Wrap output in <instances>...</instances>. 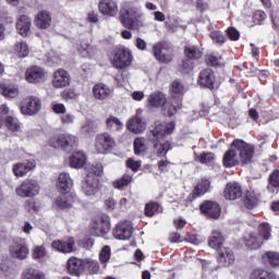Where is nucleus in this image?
Here are the masks:
<instances>
[{"mask_svg": "<svg viewBox=\"0 0 279 279\" xmlns=\"http://www.w3.org/2000/svg\"><path fill=\"white\" fill-rule=\"evenodd\" d=\"M173 132H175V121H156L148 131L146 138L150 149H153L157 158L167 157V154L173 149L171 141L165 140L166 136H171Z\"/></svg>", "mask_w": 279, "mask_h": 279, "instance_id": "1", "label": "nucleus"}, {"mask_svg": "<svg viewBox=\"0 0 279 279\" xmlns=\"http://www.w3.org/2000/svg\"><path fill=\"white\" fill-rule=\"evenodd\" d=\"M119 21L122 27L132 32H138L143 27V14L138 12L136 7L128 2L120 8Z\"/></svg>", "mask_w": 279, "mask_h": 279, "instance_id": "2", "label": "nucleus"}, {"mask_svg": "<svg viewBox=\"0 0 279 279\" xmlns=\"http://www.w3.org/2000/svg\"><path fill=\"white\" fill-rule=\"evenodd\" d=\"M104 173V166L96 165L92 166L87 170L85 182L82 185V192L87 197H94L99 191H101V184L99 183V178Z\"/></svg>", "mask_w": 279, "mask_h": 279, "instance_id": "3", "label": "nucleus"}, {"mask_svg": "<svg viewBox=\"0 0 279 279\" xmlns=\"http://www.w3.org/2000/svg\"><path fill=\"white\" fill-rule=\"evenodd\" d=\"M48 146L71 154L77 147V136L70 133L54 134L48 140Z\"/></svg>", "mask_w": 279, "mask_h": 279, "instance_id": "4", "label": "nucleus"}, {"mask_svg": "<svg viewBox=\"0 0 279 279\" xmlns=\"http://www.w3.org/2000/svg\"><path fill=\"white\" fill-rule=\"evenodd\" d=\"M110 60L114 69L123 70L132 66L134 57L132 56V50L124 46H119L113 49Z\"/></svg>", "mask_w": 279, "mask_h": 279, "instance_id": "5", "label": "nucleus"}, {"mask_svg": "<svg viewBox=\"0 0 279 279\" xmlns=\"http://www.w3.org/2000/svg\"><path fill=\"white\" fill-rule=\"evenodd\" d=\"M114 147H117V141L110 133L102 132L96 135L94 143L96 154H110Z\"/></svg>", "mask_w": 279, "mask_h": 279, "instance_id": "6", "label": "nucleus"}, {"mask_svg": "<svg viewBox=\"0 0 279 279\" xmlns=\"http://www.w3.org/2000/svg\"><path fill=\"white\" fill-rule=\"evenodd\" d=\"M231 147L239 154L241 165H250L254 160L255 148L243 140H233Z\"/></svg>", "mask_w": 279, "mask_h": 279, "instance_id": "7", "label": "nucleus"}, {"mask_svg": "<svg viewBox=\"0 0 279 279\" xmlns=\"http://www.w3.org/2000/svg\"><path fill=\"white\" fill-rule=\"evenodd\" d=\"M40 110H43V100L37 96H27L21 105L22 114H26L27 117L38 114Z\"/></svg>", "mask_w": 279, "mask_h": 279, "instance_id": "8", "label": "nucleus"}, {"mask_svg": "<svg viewBox=\"0 0 279 279\" xmlns=\"http://www.w3.org/2000/svg\"><path fill=\"white\" fill-rule=\"evenodd\" d=\"M92 228L95 231L96 236H106L110 232L112 225L110 222V216L107 214H100L96 216L92 222Z\"/></svg>", "mask_w": 279, "mask_h": 279, "instance_id": "9", "label": "nucleus"}, {"mask_svg": "<svg viewBox=\"0 0 279 279\" xmlns=\"http://www.w3.org/2000/svg\"><path fill=\"white\" fill-rule=\"evenodd\" d=\"M133 233L134 227H132V222L128 220L118 222L112 229V236H114L118 241H130Z\"/></svg>", "mask_w": 279, "mask_h": 279, "instance_id": "10", "label": "nucleus"}, {"mask_svg": "<svg viewBox=\"0 0 279 279\" xmlns=\"http://www.w3.org/2000/svg\"><path fill=\"white\" fill-rule=\"evenodd\" d=\"M199 213L206 219H219L221 217V205L217 201H203L199 205Z\"/></svg>", "mask_w": 279, "mask_h": 279, "instance_id": "11", "label": "nucleus"}, {"mask_svg": "<svg viewBox=\"0 0 279 279\" xmlns=\"http://www.w3.org/2000/svg\"><path fill=\"white\" fill-rule=\"evenodd\" d=\"M9 252L12 258L25 260L29 256V246L24 239H17L9 246Z\"/></svg>", "mask_w": 279, "mask_h": 279, "instance_id": "12", "label": "nucleus"}, {"mask_svg": "<svg viewBox=\"0 0 279 279\" xmlns=\"http://www.w3.org/2000/svg\"><path fill=\"white\" fill-rule=\"evenodd\" d=\"M40 191V185L36 180H25L19 187L15 189L19 197H35Z\"/></svg>", "mask_w": 279, "mask_h": 279, "instance_id": "13", "label": "nucleus"}, {"mask_svg": "<svg viewBox=\"0 0 279 279\" xmlns=\"http://www.w3.org/2000/svg\"><path fill=\"white\" fill-rule=\"evenodd\" d=\"M25 80L28 84H43L47 80V72L41 66L32 65L25 72Z\"/></svg>", "mask_w": 279, "mask_h": 279, "instance_id": "14", "label": "nucleus"}, {"mask_svg": "<svg viewBox=\"0 0 279 279\" xmlns=\"http://www.w3.org/2000/svg\"><path fill=\"white\" fill-rule=\"evenodd\" d=\"M197 84L202 88H208L209 90H215V84H217V76L215 71L211 69H205L199 72Z\"/></svg>", "mask_w": 279, "mask_h": 279, "instance_id": "15", "label": "nucleus"}, {"mask_svg": "<svg viewBox=\"0 0 279 279\" xmlns=\"http://www.w3.org/2000/svg\"><path fill=\"white\" fill-rule=\"evenodd\" d=\"M36 169V160L35 159H26L20 162H16L12 166V171L15 178H25L29 173V171H34Z\"/></svg>", "mask_w": 279, "mask_h": 279, "instance_id": "16", "label": "nucleus"}, {"mask_svg": "<svg viewBox=\"0 0 279 279\" xmlns=\"http://www.w3.org/2000/svg\"><path fill=\"white\" fill-rule=\"evenodd\" d=\"M94 99L97 101H107L114 95V88L106 85L105 83H96L92 88Z\"/></svg>", "mask_w": 279, "mask_h": 279, "instance_id": "17", "label": "nucleus"}, {"mask_svg": "<svg viewBox=\"0 0 279 279\" xmlns=\"http://www.w3.org/2000/svg\"><path fill=\"white\" fill-rule=\"evenodd\" d=\"M52 88H66L71 86V74L64 69H58L52 74Z\"/></svg>", "mask_w": 279, "mask_h": 279, "instance_id": "18", "label": "nucleus"}, {"mask_svg": "<svg viewBox=\"0 0 279 279\" xmlns=\"http://www.w3.org/2000/svg\"><path fill=\"white\" fill-rule=\"evenodd\" d=\"M208 191H210V179L203 178L196 183V185L192 190V193L187 197V202H195V199H198V197H203V195H206Z\"/></svg>", "mask_w": 279, "mask_h": 279, "instance_id": "19", "label": "nucleus"}, {"mask_svg": "<svg viewBox=\"0 0 279 279\" xmlns=\"http://www.w3.org/2000/svg\"><path fill=\"white\" fill-rule=\"evenodd\" d=\"M50 247H52L54 252H60V254H71V252L75 251V238L54 240L51 242Z\"/></svg>", "mask_w": 279, "mask_h": 279, "instance_id": "20", "label": "nucleus"}, {"mask_svg": "<svg viewBox=\"0 0 279 279\" xmlns=\"http://www.w3.org/2000/svg\"><path fill=\"white\" fill-rule=\"evenodd\" d=\"M98 11L102 16L112 19L119 14V4L114 0H100L98 3Z\"/></svg>", "mask_w": 279, "mask_h": 279, "instance_id": "21", "label": "nucleus"}, {"mask_svg": "<svg viewBox=\"0 0 279 279\" xmlns=\"http://www.w3.org/2000/svg\"><path fill=\"white\" fill-rule=\"evenodd\" d=\"M167 49V41H159L153 46V56L161 64H169L173 61L172 54L162 53V50Z\"/></svg>", "mask_w": 279, "mask_h": 279, "instance_id": "22", "label": "nucleus"}, {"mask_svg": "<svg viewBox=\"0 0 279 279\" xmlns=\"http://www.w3.org/2000/svg\"><path fill=\"white\" fill-rule=\"evenodd\" d=\"M217 252V263L219 265H222V267H230V265H234V252L232 248L228 246H222L220 250L216 251Z\"/></svg>", "mask_w": 279, "mask_h": 279, "instance_id": "23", "label": "nucleus"}, {"mask_svg": "<svg viewBox=\"0 0 279 279\" xmlns=\"http://www.w3.org/2000/svg\"><path fill=\"white\" fill-rule=\"evenodd\" d=\"M223 197L231 202L240 199V197H243V189L236 182H229L223 190Z\"/></svg>", "mask_w": 279, "mask_h": 279, "instance_id": "24", "label": "nucleus"}, {"mask_svg": "<svg viewBox=\"0 0 279 279\" xmlns=\"http://www.w3.org/2000/svg\"><path fill=\"white\" fill-rule=\"evenodd\" d=\"M75 202H77V196L75 194L65 193L56 198L54 206L60 210H68L69 208H73Z\"/></svg>", "mask_w": 279, "mask_h": 279, "instance_id": "25", "label": "nucleus"}, {"mask_svg": "<svg viewBox=\"0 0 279 279\" xmlns=\"http://www.w3.org/2000/svg\"><path fill=\"white\" fill-rule=\"evenodd\" d=\"M66 265L70 276H81L86 268V264L77 257H70Z\"/></svg>", "mask_w": 279, "mask_h": 279, "instance_id": "26", "label": "nucleus"}, {"mask_svg": "<svg viewBox=\"0 0 279 279\" xmlns=\"http://www.w3.org/2000/svg\"><path fill=\"white\" fill-rule=\"evenodd\" d=\"M225 243H226V238L223 236V233H221V231L219 230H214L208 238L209 247H211L216 252L218 250H221Z\"/></svg>", "mask_w": 279, "mask_h": 279, "instance_id": "27", "label": "nucleus"}, {"mask_svg": "<svg viewBox=\"0 0 279 279\" xmlns=\"http://www.w3.org/2000/svg\"><path fill=\"white\" fill-rule=\"evenodd\" d=\"M222 165L226 169H232V167L239 166V159L236 158V148L230 146L223 157H222Z\"/></svg>", "mask_w": 279, "mask_h": 279, "instance_id": "28", "label": "nucleus"}, {"mask_svg": "<svg viewBox=\"0 0 279 279\" xmlns=\"http://www.w3.org/2000/svg\"><path fill=\"white\" fill-rule=\"evenodd\" d=\"M73 186V180H71V177L66 172H62L59 174L57 189L59 193L66 194L69 191H71V187Z\"/></svg>", "mask_w": 279, "mask_h": 279, "instance_id": "29", "label": "nucleus"}, {"mask_svg": "<svg viewBox=\"0 0 279 279\" xmlns=\"http://www.w3.org/2000/svg\"><path fill=\"white\" fill-rule=\"evenodd\" d=\"M147 102L150 108H162L167 104V95L162 92H155L148 96Z\"/></svg>", "mask_w": 279, "mask_h": 279, "instance_id": "30", "label": "nucleus"}, {"mask_svg": "<svg viewBox=\"0 0 279 279\" xmlns=\"http://www.w3.org/2000/svg\"><path fill=\"white\" fill-rule=\"evenodd\" d=\"M17 34L26 38L32 29V20L27 15H21L16 23Z\"/></svg>", "mask_w": 279, "mask_h": 279, "instance_id": "31", "label": "nucleus"}, {"mask_svg": "<svg viewBox=\"0 0 279 279\" xmlns=\"http://www.w3.org/2000/svg\"><path fill=\"white\" fill-rule=\"evenodd\" d=\"M35 24L39 29H49L51 27V13L40 11L35 17Z\"/></svg>", "mask_w": 279, "mask_h": 279, "instance_id": "32", "label": "nucleus"}, {"mask_svg": "<svg viewBox=\"0 0 279 279\" xmlns=\"http://www.w3.org/2000/svg\"><path fill=\"white\" fill-rule=\"evenodd\" d=\"M243 243L248 250H258L263 245V240H260L258 233H250L243 238Z\"/></svg>", "mask_w": 279, "mask_h": 279, "instance_id": "33", "label": "nucleus"}, {"mask_svg": "<svg viewBox=\"0 0 279 279\" xmlns=\"http://www.w3.org/2000/svg\"><path fill=\"white\" fill-rule=\"evenodd\" d=\"M11 53L15 58H27L29 56V46L25 41H17L12 46Z\"/></svg>", "mask_w": 279, "mask_h": 279, "instance_id": "34", "label": "nucleus"}, {"mask_svg": "<svg viewBox=\"0 0 279 279\" xmlns=\"http://www.w3.org/2000/svg\"><path fill=\"white\" fill-rule=\"evenodd\" d=\"M162 213V205L156 201H149L145 204L144 215L145 217H156V215H160Z\"/></svg>", "mask_w": 279, "mask_h": 279, "instance_id": "35", "label": "nucleus"}, {"mask_svg": "<svg viewBox=\"0 0 279 279\" xmlns=\"http://www.w3.org/2000/svg\"><path fill=\"white\" fill-rule=\"evenodd\" d=\"M126 128L128 131L132 132L133 134H142V132H145V123L143 122V119L138 117L130 119Z\"/></svg>", "mask_w": 279, "mask_h": 279, "instance_id": "36", "label": "nucleus"}, {"mask_svg": "<svg viewBox=\"0 0 279 279\" xmlns=\"http://www.w3.org/2000/svg\"><path fill=\"white\" fill-rule=\"evenodd\" d=\"M242 204L246 210H254L258 206V195L254 192H246L242 197Z\"/></svg>", "mask_w": 279, "mask_h": 279, "instance_id": "37", "label": "nucleus"}, {"mask_svg": "<svg viewBox=\"0 0 279 279\" xmlns=\"http://www.w3.org/2000/svg\"><path fill=\"white\" fill-rule=\"evenodd\" d=\"M248 279H278L276 272L264 268H255L251 271Z\"/></svg>", "mask_w": 279, "mask_h": 279, "instance_id": "38", "label": "nucleus"}, {"mask_svg": "<svg viewBox=\"0 0 279 279\" xmlns=\"http://www.w3.org/2000/svg\"><path fill=\"white\" fill-rule=\"evenodd\" d=\"M0 95H3L7 99H14L19 97V87L16 85L0 83Z\"/></svg>", "mask_w": 279, "mask_h": 279, "instance_id": "39", "label": "nucleus"}, {"mask_svg": "<svg viewBox=\"0 0 279 279\" xmlns=\"http://www.w3.org/2000/svg\"><path fill=\"white\" fill-rule=\"evenodd\" d=\"M182 108L181 104H178L177 106L173 105V101L171 100H167L163 104V106H161V114L163 117H175V114H178V110H180Z\"/></svg>", "mask_w": 279, "mask_h": 279, "instance_id": "40", "label": "nucleus"}, {"mask_svg": "<svg viewBox=\"0 0 279 279\" xmlns=\"http://www.w3.org/2000/svg\"><path fill=\"white\" fill-rule=\"evenodd\" d=\"M183 53L187 60H201V58L204 56V52L199 50V47L197 46H184Z\"/></svg>", "mask_w": 279, "mask_h": 279, "instance_id": "41", "label": "nucleus"}, {"mask_svg": "<svg viewBox=\"0 0 279 279\" xmlns=\"http://www.w3.org/2000/svg\"><path fill=\"white\" fill-rule=\"evenodd\" d=\"M105 124L107 130H109V132H121V130H123L122 121L112 114H110L106 119Z\"/></svg>", "mask_w": 279, "mask_h": 279, "instance_id": "42", "label": "nucleus"}, {"mask_svg": "<svg viewBox=\"0 0 279 279\" xmlns=\"http://www.w3.org/2000/svg\"><path fill=\"white\" fill-rule=\"evenodd\" d=\"M69 162L72 169H82V167L86 165V156L80 151L73 153L69 159Z\"/></svg>", "mask_w": 279, "mask_h": 279, "instance_id": "43", "label": "nucleus"}, {"mask_svg": "<svg viewBox=\"0 0 279 279\" xmlns=\"http://www.w3.org/2000/svg\"><path fill=\"white\" fill-rule=\"evenodd\" d=\"M170 96L172 99H180L184 95V85L180 80H174L170 85Z\"/></svg>", "mask_w": 279, "mask_h": 279, "instance_id": "44", "label": "nucleus"}, {"mask_svg": "<svg viewBox=\"0 0 279 279\" xmlns=\"http://www.w3.org/2000/svg\"><path fill=\"white\" fill-rule=\"evenodd\" d=\"M262 260L265 265H270V267H279V253L268 251L262 255Z\"/></svg>", "mask_w": 279, "mask_h": 279, "instance_id": "45", "label": "nucleus"}, {"mask_svg": "<svg viewBox=\"0 0 279 279\" xmlns=\"http://www.w3.org/2000/svg\"><path fill=\"white\" fill-rule=\"evenodd\" d=\"M267 191L268 193H275V189H279V169L272 170L267 180Z\"/></svg>", "mask_w": 279, "mask_h": 279, "instance_id": "46", "label": "nucleus"}, {"mask_svg": "<svg viewBox=\"0 0 279 279\" xmlns=\"http://www.w3.org/2000/svg\"><path fill=\"white\" fill-rule=\"evenodd\" d=\"M133 180L134 178L131 174L124 173L120 179L113 181V189L123 191V189H128L132 184Z\"/></svg>", "mask_w": 279, "mask_h": 279, "instance_id": "47", "label": "nucleus"}, {"mask_svg": "<svg viewBox=\"0 0 279 279\" xmlns=\"http://www.w3.org/2000/svg\"><path fill=\"white\" fill-rule=\"evenodd\" d=\"M193 69H195V63L191 59H183L178 65V71L181 75H191Z\"/></svg>", "mask_w": 279, "mask_h": 279, "instance_id": "48", "label": "nucleus"}, {"mask_svg": "<svg viewBox=\"0 0 279 279\" xmlns=\"http://www.w3.org/2000/svg\"><path fill=\"white\" fill-rule=\"evenodd\" d=\"M21 279H47L45 272L36 268H26L21 276Z\"/></svg>", "mask_w": 279, "mask_h": 279, "instance_id": "49", "label": "nucleus"}, {"mask_svg": "<svg viewBox=\"0 0 279 279\" xmlns=\"http://www.w3.org/2000/svg\"><path fill=\"white\" fill-rule=\"evenodd\" d=\"M209 38L213 40L214 45H217L218 47L226 45V41L228 40L221 31H211L209 33Z\"/></svg>", "mask_w": 279, "mask_h": 279, "instance_id": "50", "label": "nucleus"}, {"mask_svg": "<svg viewBox=\"0 0 279 279\" xmlns=\"http://www.w3.org/2000/svg\"><path fill=\"white\" fill-rule=\"evenodd\" d=\"M3 125H5L7 130H9V132H19V130H21V122H19V119H16L12 116H8L4 119Z\"/></svg>", "mask_w": 279, "mask_h": 279, "instance_id": "51", "label": "nucleus"}, {"mask_svg": "<svg viewBox=\"0 0 279 279\" xmlns=\"http://www.w3.org/2000/svg\"><path fill=\"white\" fill-rule=\"evenodd\" d=\"M46 256H47V248L45 247V245L35 246L32 251V258L34 260H38V263H43Z\"/></svg>", "mask_w": 279, "mask_h": 279, "instance_id": "52", "label": "nucleus"}, {"mask_svg": "<svg viewBox=\"0 0 279 279\" xmlns=\"http://www.w3.org/2000/svg\"><path fill=\"white\" fill-rule=\"evenodd\" d=\"M267 21V13L263 10H255L252 15V23L254 25H265Z\"/></svg>", "mask_w": 279, "mask_h": 279, "instance_id": "53", "label": "nucleus"}, {"mask_svg": "<svg viewBox=\"0 0 279 279\" xmlns=\"http://www.w3.org/2000/svg\"><path fill=\"white\" fill-rule=\"evenodd\" d=\"M196 160H198L201 165H213V162H215V153L203 151L196 156Z\"/></svg>", "mask_w": 279, "mask_h": 279, "instance_id": "54", "label": "nucleus"}, {"mask_svg": "<svg viewBox=\"0 0 279 279\" xmlns=\"http://www.w3.org/2000/svg\"><path fill=\"white\" fill-rule=\"evenodd\" d=\"M258 236H262L264 241H269L271 239V227L267 222H263L258 227Z\"/></svg>", "mask_w": 279, "mask_h": 279, "instance_id": "55", "label": "nucleus"}, {"mask_svg": "<svg viewBox=\"0 0 279 279\" xmlns=\"http://www.w3.org/2000/svg\"><path fill=\"white\" fill-rule=\"evenodd\" d=\"M133 147L135 156H141L146 150L145 142H143V138L141 137H136L134 140Z\"/></svg>", "mask_w": 279, "mask_h": 279, "instance_id": "56", "label": "nucleus"}, {"mask_svg": "<svg viewBox=\"0 0 279 279\" xmlns=\"http://www.w3.org/2000/svg\"><path fill=\"white\" fill-rule=\"evenodd\" d=\"M112 252L109 245H105L99 253L100 263H108L110 260Z\"/></svg>", "mask_w": 279, "mask_h": 279, "instance_id": "57", "label": "nucleus"}, {"mask_svg": "<svg viewBox=\"0 0 279 279\" xmlns=\"http://www.w3.org/2000/svg\"><path fill=\"white\" fill-rule=\"evenodd\" d=\"M95 130H97V124L93 120H87L82 126V132L84 134H95Z\"/></svg>", "mask_w": 279, "mask_h": 279, "instance_id": "58", "label": "nucleus"}, {"mask_svg": "<svg viewBox=\"0 0 279 279\" xmlns=\"http://www.w3.org/2000/svg\"><path fill=\"white\" fill-rule=\"evenodd\" d=\"M86 269L88 271V274H90L92 276L95 274H99V262L97 260H87L86 262Z\"/></svg>", "mask_w": 279, "mask_h": 279, "instance_id": "59", "label": "nucleus"}, {"mask_svg": "<svg viewBox=\"0 0 279 279\" xmlns=\"http://www.w3.org/2000/svg\"><path fill=\"white\" fill-rule=\"evenodd\" d=\"M206 64L208 66H220L221 57H217L214 53L207 54L205 58Z\"/></svg>", "mask_w": 279, "mask_h": 279, "instance_id": "60", "label": "nucleus"}, {"mask_svg": "<svg viewBox=\"0 0 279 279\" xmlns=\"http://www.w3.org/2000/svg\"><path fill=\"white\" fill-rule=\"evenodd\" d=\"M183 241H185L186 243H192V245H199V243H202V241L199 240V235L191 232H187L185 234Z\"/></svg>", "mask_w": 279, "mask_h": 279, "instance_id": "61", "label": "nucleus"}, {"mask_svg": "<svg viewBox=\"0 0 279 279\" xmlns=\"http://www.w3.org/2000/svg\"><path fill=\"white\" fill-rule=\"evenodd\" d=\"M226 34L229 40H232V41H236L239 40V38H241V33H239V31H236V28L232 26L227 28Z\"/></svg>", "mask_w": 279, "mask_h": 279, "instance_id": "62", "label": "nucleus"}, {"mask_svg": "<svg viewBox=\"0 0 279 279\" xmlns=\"http://www.w3.org/2000/svg\"><path fill=\"white\" fill-rule=\"evenodd\" d=\"M141 166H142L141 161H136L132 158H129L126 160L128 169H131V171H133L134 173H136V171H138V169H141Z\"/></svg>", "mask_w": 279, "mask_h": 279, "instance_id": "63", "label": "nucleus"}, {"mask_svg": "<svg viewBox=\"0 0 279 279\" xmlns=\"http://www.w3.org/2000/svg\"><path fill=\"white\" fill-rule=\"evenodd\" d=\"M61 97L62 99H64V101H69V99H75V97H77V94H75V90L74 89H64L62 93H61Z\"/></svg>", "mask_w": 279, "mask_h": 279, "instance_id": "64", "label": "nucleus"}]
</instances>
